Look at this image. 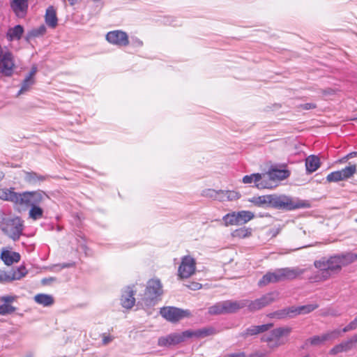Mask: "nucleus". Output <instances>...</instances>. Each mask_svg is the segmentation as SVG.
I'll return each mask as SVG.
<instances>
[{"mask_svg": "<svg viewBox=\"0 0 357 357\" xmlns=\"http://www.w3.org/2000/svg\"><path fill=\"white\" fill-rule=\"evenodd\" d=\"M356 259L357 255L351 252L333 255L329 258L322 257L314 261V265L319 269V272L310 280L312 282L326 280L331 277V273L340 271L342 266H347Z\"/></svg>", "mask_w": 357, "mask_h": 357, "instance_id": "nucleus-1", "label": "nucleus"}, {"mask_svg": "<svg viewBox=\"0 0 357 357\" xmlns=\"http://www.w3.org/2000/svg\"><path fill=\"white\" fill-rule=\"evenodd\" d=\"M251 202L258 206H271L277 209L288 211L308 208L310 204L303 200H294L285 195H268L253 197Z\"/></svg>", "mask_w": 357, "mask_h": 357, "instance_id": "nucleus-2", "label": "nucleus"}, {"mask_svg": "<svg viewBox=\"0 0 357 357\" xmlns=\"http://www.w3.org/2000/svg\"><path fill=\"white\" fill-rule=\"evenodd\" d=\"M49 199L50 197L44 191H26L17 210L20 211L30 208L29 218L37 220L43 217L44 211L42 206Z\"/></svg>", "mask_w": 357, "mask_h": 357, "instance_id": "nucleus-3", "label": "nucleus"}, {"mask_svg": "<svg viewBox=\"0 0 357 357\" xmlns=\"http://www.w3.org/2000/svg\"><path fill=\"white\" fill-rule=\"evenodd\" d=\"M24 220L10 211L0 210V230L10 239L17 241L23 235Z\"/></svg>", "mask_w": 357, "mask_h": 357, "instance_id": "nucleus-4", "label": "nucleus"}, {"mask_svg": "<svg viewBox=\"0 0 357 357\" xmlns=\"http://www.w3.org/2000/svg\"><path fill=\"white\" fill-rule=\"evenodd\" d=\"M17 68L15 56L12 52L6 49L0 54V75L3 77H11Z\"/></svg>", "mask_w": 357, "mask_h": 357, "instance_id": "nucleus-5", "label": "nucleus"}, {"mask_svg": "<svg viewBox=\"0 0 357 357\" xmlns=\"http://www.w3.org/2000/svg\"><path fill=\"white\" fill-rule=\"evenodd\" d=\"M162 294V285L158 279H151L148 281L145 291L144 302L146 305L153 304L154 299Z\"/></svg>", "mask_w": 357, "mask_h": 357, "instance_id": "nucleus-6", "label": "nucleus"}, {"mask_svg": "<svg viewBox=\"0 0 357 357\" xmlns=\"http://www.w3.org/2000/svg\"><path fill=\"white\" fill-rule=\"evenodd\" d=\"M357 172L356 165H350L341 170L335 171L326 176V181L329 183L338 182L352 177Z\"/></svg>", "mask_w": 357, "mask_h": 357, "instance_id": "nucleus-7", "label": "nucleus"}, {"mask_svg": "<svg viewBox=\"0 0 357 357\" xmlns=\"http://www.w3.org/2000/svg\"><path fill=\"white\" fill-rule=\"evenodd\" d=\"M278 298V292H270L255 301H249L247 307L250 311H256L270 305L276 301Z\"/></svg>", "mask_w": 357, "mask_h": 357, "instance_id": "nucleus-8", "label": "nucleus"}, {"mask_svg": "<svg viewBox=\"0 0 357 357\" xmlns=\"http://www.w3.org/2000/svg\"><path fill=\"white\" fill-rule=\"evenodd\" d=\"M195 259L190 256H184L181 259V262L178 269V275L181 278H188L195 273Z\"/></svg>", "mask_w": 357, "mask_h": 357, "instance_id": "nucleus-9", "label": "nucleus"}, {"mask_svg": "<svg viewBox=\"0 0 357 357\" xmlns=\"http://www.w3.org/2000/svg\"><path fill=\"white\" fill-rule=\"evenodd\" d=\"M160 314L169 321L176 322L188 317L190 314V312L175 307H165L161 308Z\"/></svg>", "mask_w": 357, "mask_h": 357, "instance_id": "nucleus-10", "label": "nucleus"}, {"mask_svg": "<svg viewBox=\"0 0 357 357\" xmlns=\"http://www.w3.org/2000/svg\"><path fill=\"white\" fill-rule=\"evenodd\" d=\"M190 337V334L186 331L181 333H171L167 336L160 337L158 339V344L160 347H169L182 342Z\"/></svg>", "mask_w": 357, "mask_h": 357, "instance_id": "nucleus-11", "label": "nucleus"}, {"mask_svg": "<svg viewBox=\"0 0 357 357\" xmlns=\"http://www.w3.org/2000/svg\"><path fill=\"white\" fill-rule=\"evenodd\" d=\"M106 40L112 45L118 47H125L129 44L128 34L121 30L109 31L106 35Z\"/></svg>", "mask_w": 357, "mask_h": 357, "instance_id": "nucleus-12", "label": "nucleus"}, {"mask_svg": "<svg viewBox=\"0 0 357 357\" xmlns=\"http://www.w3.org/2000/svg\"><path fill=\"white\" fill-rule=\"evenodd\" d=\"M24 195V192H17L14 191V188L0 189V199L13 203L17 209Z\"/></svg>", "mask_w": 357, "mask_h": 357, "instance_id": "nucleus-13", "label": "nucleus"}, {"mask_svg": "<svg viewBox=\"0 0 357 357\" xmlns=\"http://www.w3.org/2000/svg\"><path fill=\"white\" fill-rule=\"evenodd\" d=\"M292 331L291 327H279L272 330L268 334L262 337L264 342H273L279 340L281 337L288 336Z\"/></svg>", "mask_w": 357, "mask_h": 357, "instance_id": "nucleus-14", "label": "nucleus"}, {"mask_svg": "<svg viewBox=\"0 0 357 357\" xmlns=\"http://www.w3.org/2000/svg\"><path fill=\"white\" fill-rule=\"evenodd\" d=\"M11 10L19 18L26 16L28 10V0H10Z\"/></svg>", "mask_w": 357, "mask_h": 357, "instance_id": "nucleus-15", "label": "nucleus"}, {"mask_svg": "<svg viewBox=\"0 0 357 357\" xmlns=\"http://www.w3.org/2000/svg\"><path fill=\"white\" fill-rule=\"evenodd\" d=\"M15 299L14 296H3L0 297V315H7L13 313L16 307L11 305Z\"/></svg>", "mask_w": 357, "mask_h": 357, "instance_id": "nucleus-16", "label": "nucleus"}, {"mask_svg": "<svg viewBox=\"0 0 357 357\" xmlns=\"http://www.w3.org/2000/svg\"><path fill=\"white\" fill-rule=\"evenodd\" d=\"M249 300L224 301L225 314L235 313L238 310L247 307Z\"/></svg>", "mask_w": 357, "mask_h": 357, "instance_id": "nucleus-17", "label": "nucleus"}, {"mask_svg": "<svg viewBox=\"0 0 357 357\" xmlns=\"http://www.w3.org/2000/svg\"><path fill=\"white\" fill-rule=\"evenodd\" d=\"M27 273V271L24 266H20V267L13 269L8 273H5L3 276L1 277V280H3L6 281H13L20 280L23 277H24Z\"/></svg>", "mask_w": 357, "mask_h": 357, "instance_id": "nucleus-18", "label": "nucleus"}, {"mask_svg": "<svg viewBox=\"0 0 357 357\" xmlns=\"http://www.w3.org/2000/svg\"><path fill=\"white\" fill-rule=\"evenodd\" d=\"M135 292L130 287H127L122 293L121 302L123 307L130 309L135 303Z\"/></svg>", "mask_w": 357, "mask_h": 357, "instance_id": "nucleus-19", "label": "nucleus"}, {"mask_svg": "<svg viewBox=\"0 0 357 357\" xmlns=\"http://www.w3.org/2000/svg\"><path fill=\"white\" fill-rule=\"evenodd\" d=\"M268 173L271 177V179L275 183V185H276L277 182L288 178L290 175V173L288 170L280 169L275 167L271 168L268 171Z\"/></svg>", "mask_w": 357, "mask_h": 357, "instance_id": "nucleus-20", "label": "nucleus"}, {"mask_svg": "<svg viewBox=\"0 0 357 357\" xmlns=\"http://www.w3.org/2000/svg\"><path fill=\"white\" fill-rule=\"evenodd\" d=\"M272 326H273V324H263V325H260V326H252L248 328L245 331H244L241 333V336L245 337L248 336L257 335V334L264 333L265 331H267Z\"/></svg>", "mask_w": 357, "mask_h": 357, "instance_id": "nucleus-21", "label": "nucleus"}, {"mask_svg": "<svg viewBox=\"0 0 357 357\" xmlns=\"http://www.w3.org/2000/svg\"><path fill=\"white\" fill-rule=\"evenodd\" d=\"M354 347V345L349 338L345 341H342L338 344L333 347L329 351L331 355H336L339 353L347 352L351 350Z\"/></svg>", "mask_w": 357, "mask_h": 357, "instance_id": "nucleus-22", "label": "nucleus"}, {"mask_svg": "<svg viewBox=\"0 0 357 357\" xmlns=\"http://www.w3.org/2000/svg\"><path fill=\"white\" fill-rule=\"evenodd\" d=\"M281 269L284 280L295 279L306 271L305 268H301L299 267L284 268Z\"/></svg>", "mask_w": 357, "mask_h": 357, "instance_id": "nucleus-23", "label": "nucleus"}, {"mask_svg": "<svg viewBox=\"0 0 357 357\" xmlns=\"http://www.w3.org/2000/svg\"><path fill=\"white\" fill-rule=\"evenodd\" d=\"M257 180L256 188L258 189L273 188L275 186L268 172L264 174H259Z\"/></svg>", "mask_w": 357, "mask_h": 357, "instance_id": "nucleus-24", "label": "nucleus"}, {"mask_svg": "<svg viewBox=\"0 0 357 357\" xmlns=\"http://www.w3.org/2000/svg\"><path fill=\"white\" fill-rule=\"evenodd\" d=\"M190 334V337H196L197 338H204L216 334L217 331L213 327H204L195 331H188Z\"/></svg>", "mask_w": 357, "mask_h": 357, "instance_id": "nucleus-25", "label": "nucleus"}, {"mask_svg": "<svg viewBox=\"0 0 357 357\" xmlns=\"http://www.w3.org/2000/svg\"><path fill=\"white\" fill-rule=\"evenodd\" d=\"M1 259L6 265L10 266L20 260V255L18 252L3 250L1 254Z\"/></svg>", "mask_w": 357, "mask_h": 357, "instance_id": "nucleus-26", "label": "nucleus"}, {"mask_svg": "<svg viewBox=\"0 0 357 357\" xmlns=\"http://www.w3.org/2000/svg\"><path fill=\"white\" fill-rule=\"evenodd\" d=\"M320 167L319 158L314 155H309L305 159V167L307 173L315 172Z\"/></svg>", "mask_w": 357, "mask_h": 357, "instance_id": "nucleus-27", "label": "nucleus"}, {"mask_svg": "<svg viewBox=\"0 0 357 357\" xmlns=\"http://www.w3.org/2000/svg\"><path fill=\"white\" fill-rule=\"evenodd\" d=\"M45 23L50 28H55L58 24V19L56 17V10L54 9L52 6H50L46 10V13L45 16Z\"/></svg>", "mask_w": 357, "mask_h": 357, "instance_id": "nucleus-28", "label": "nucleus"}, {"mask_svg": "<svg viewBox=\"0 0 357 357\" xmlns=\"http://www.w3.org/2000/svg\"><path fill=\"white\" fill-rule=\"evenodd\" d=\"M24 33V28L22 25L17 24L13 28L9 29L7 32V39L9 41L21 39Z\"/></svg>", "mask_w": 357, "mask_h": 357, "instance_id": "nucleus-29", "label": "nucleus"}, {"mask_svg": "<svg viewBox=\"0 0 357 357\" xmlns=\"http://www.w3.org/2000/svg\"><path fill=\"white\" fill-rule=\"evenodd\" d=\"M34 301L37 303H38L44 307L51 306L52 305H53V303L54 302V299L52 296L49 295V294H36L34 296Z\"/></svg>", "mask_w": 357, "mask_h": 357, "instance_id": "nucleus-30", "label": "nucleus"}, {"mask_svg": "<svg viewBox=\"0 0 357 357\" xmlns=\"http://www.w3.org/2000/svg\"><path fill=\"white\" fill-rule=\"evenodd\" d=\"M238 225H243L254 218L255 215L249 211H241L236 212Z\"/></svg>", "mask_w": 357, "mask_h": 357, "instance_id": "nucleus-31", "label": "nucleus"}, {"mask_svg": "<svg viewBox=\"0 0 357 357\" xmlns=\"http://www.w3.org/2000/svg\"><path fill=\"white\" fill-rule=\"evenodd\" d=\"M319 305L316 303L307 304L298 307H294V314H308L318 308Z\"/></svg>", "mask_w": 357, "mask_h": 357, "instance_id": "nucleus-32", "label": "nucleus"}, {"mask_svg": "<svg viewBox=\"0 0 357 357\" xmlns=\"http://www.w3.org/2000/svg\"><path fill=\"white\" fill-rule=\"evenodd\" d=\"M25 180L31 184H36L45 180V176L39 175L36 172H26L25 175Z\"/></svg>", "mask_w": 357, "mask_h": 357, "instance_id": "nucleus-33", "label": "nucleus"}, {"mask_svg": "<svg viewBox=\"0 0 357 357\" xmlns=\"http://www.w3.org/2000/svg\"><path fill=\"white\" fill-rule=\"evenodd\" d=\"M291 314H294L293 307L277 310L273 313H271L270 317L271 318H276L280 319L285 318L287 316H291Z\"/></svg>", "mask_w": 357, "mask_h": 357, "instance_id": "nucleus-34", "label": "nucleus"}, {"mask_svg": "<svg viewBox=\"0 0 357 357\" xmlns=\"http://www.w3.org/2000/svg\"><path fill=\"white\" fill-rule=\"evenodd\" d=\"M46 27L44 24L40 25L38 28L33 29L27 33L26 40L42 36L46 33Z\"/></svg>", "mask_w": 357, "mask_h": 357, "instance_id": "nucleus-35", "label": "nucleus"}, {"mask_svg": "<svg viewBox=\"0 0 357 357\" xmlns=\"http://www.w3.org/2000/svg\"><path fill=\"white\" fill-rule=\"evenodd\" d=\"M34 83V79H30L26 77L21 84V88L17 93V96H20V95L29 91Z\"/></svg>", "mask_w": 357, "mask_h": 357, "instance_id": "nucleus-36", "label": "nucleus"}, {"mask_svg": "<svg viewBox=\"0 0 357 357\" xmlns=\"http://www.w3.org/2000/svg\"><path fill=\"white\" fill-rule=\"evenodd\" d=\"M225 307L224 301L216 303L208 308V313L210 314H225Z\"/></svg>", "mask_w": 357, "mask_h": 357, "instance_id": "nucleus-37", "label": "nucleus"}, {"mask_svg": "<svg viewBox=\"0 0 357 357\" xmlns=\"http://www.w3.org/2000/svg\"><path fill=\"white\" fill-rule=\"evenodd\" d=\"M251 234H252V229L246 228V227H241V228L234 230L232 232V236L236 238H244L250 236L251 235Z\"/></svg>", "mask_w": 357, "mask_h": 357, "instance_id": "nucleus-38", "label": "nucleus"}, {"mask_svg": "<svg viewBox=\"0 0 357 357\" xmlns=\"http://www.w3.org/2000/svg\"><path fill=\"white\" fill-rule=\"evenodd\" d=\"M225 226L238 225L236 212L229 213L222 217Z\"/></svg>", "mask_w": 357, "mask_h": 357, "instance_id": "nucleus-39", "label": "nucleus"}, {"mask_svg": "<svg viewBox=\"0 0 357 357\" xmlns=\"http://www.w3.org/2000/svg\"><path fill=\"white\" fill-rule=\"evenodd\" d=\"M342 329H334L324 334V339L326 341L333 340L342 336Z\"/></svg>", "mask_w": 357, "mask_h": 357, "instance_id": "nucleus-40", "label": "nucleus"}, {"mask_svg": "<svg viewBox=\"0 0 357 357\" xmlns=\"http://www.w3.org/2000/svg\"><path fill=\"white\" fill-rule=\"evenodd\" d=\"M259 177V173L245 175L243 178V182L246 184L254 183V186L257 187V182L258 181L257 178Z\"/></svg>", "mask_w": 357, "mask_h": 357, "instance_id": "nucleus-41", "label": "nucleus"}, {"mask_svg": "<svg viewBox=\"0 0 357 357\" xmlns=\"http://www.w3.org/2000/svg\"><path fill=\"white\" fill-rule=\"evenodd\" d=\"M269 283H274L272 272H268L259 281L258 284L260 287L265 286Z\"/></svg>", "mask_w": 357, "mask_h": 357, "instance_id": "nucleus-42", "label": "nucleus"}, {"mask_svg": "<svg viewBox=\"0 0 357 357\" xmlns=\"http://www.w3.org/2000/svg\"><path fill=\"white\" fill-rule=\"evenodd\" d=\"M202 195L203 197L211 198L214 200H216L218 196V190L213 189H205L202 190Z\"/></svg>", "mask_w": 357, "mask_h": 357, "instance_id": "nucleus-43", "label": "nucleus"}, {"mask_svg": "<svg viewBox=\"0 0 357 357\" xmlns=\"http://www.w3.org/2000/svg\"><path fill=\"white\" fill-rule=\"evenodd\" d=\"M227 195V201H235L240 198L239 192L234 190H225Z\"/></svg>", "mask_w": 357, "mask_h": 357, "instance_id": "nucleus-44", "label": "nucleus"}, {"mask_svg": "<svg viewBox=\"0 0 357 357\" xmlns=\"http://www.w3.org/2000/svg\"><path fill=\"white\" fill-rule=\"evenodd\" d=\"M357 328V315L355 319L351 321L348 325L342 328V332L347 333L350 331H354Z\"/></svg>", "mask_w": 357, "mask_h": 357, "instance_id": "nucleus-45", "label": "nucleus"}, {"mask_svg": "<svg viewBox=\"0 0 357 357\" xmlns=\"http://www.w3.org/2000/svg\"><path fill=\"white\" fill-rule=\"evenodd\" d=\"M309 341L311 344L317 345V344H319L320 343L326 341V340L324 339V334H323L321 336H319V335L313 336L312 337L309 339Z\"/></svg>", "mask_w": 357, "mask_h": 357, "instance_id": "nucleus-46", "label": "nucleus"}, {"mask_svg": "<svg viewBox=\"0 0 357 357\" xmlns=\"http://www.w3.org/2000/svg\"><path fill=\"white\" fill-rule=\"evenodd\" d=\"M272 274L274 282L284 280L281 268L277 269L274 272H272Z\"/></svg>", "mask_w": 357, "mask_h": 357, "instance_id": "nucleus-47", "label": "nucleus"}, {"mask_svg": "<svg viewBox=\"0 0 357 357\" xmlns=\"http://www.w3.org/2000/svg\"><path fill=\"white\" fill-rule=\"evenodd\" d=\"M219 202H227V195L225 190H218L217 199Z\"/></svg>", "mask_w": 357, "mask_h": 357, "instance_id": "nucleus-48", "label": "nucleus"}, {"mask_svg": "<svg viewBox=\"0 0 357 357\" xmlns=\"http://www.w3.org/2000/svg\"><path fill=\"white\" fill-rule=\"evenodd\" d=\"M131 44L134 47H140L143 45V42L137 38H132Z\"/></svg>", "mask_w": 357, "mask_h": 357, "instance_id": "nucleus-49", "label": "nucleus"}, {"mask_svg": "<svg viewBox=\"0 0 357 357\" xmlns=\"http://www.w3.org/2000/svg\"><path fill=\"white\" fill-rule=\"evenodd\" d=\"M356 155H357V151L351 152V153H348L347 155H346L344 158H342L340 160V162H346L347 160L352 158L354 157H356Z\"/></svg>", "mask_w": 357, "mask_h": 357, "instance_id": "nucleus-50", "label": "nucleus"}, {"mask_svg": "<svg viewBox=\"0 0 357 357\" xmlns=\"http://www.w3.org/2000/svg\"><path fill=\"white\" fill-rule=\"evenodd\" d=\"M301 107L305 110H309L316 108V105L314 103H304L301 105Z\"/></svg>", "mask_w": 357, "mask_h": 357, "instance_id": "nucleus-51", "label": "nucleus"}, {"mask_svg": "<svg viewBox=\"0 0 357 357\" xmlns=\"http://www.w3.org/2000/svg\"><path fill=\"white\" fill-rule=\"evenodd\" d=\"M36 72H37V68L36 66H33L31 68L30 72L26 77L28 78H30V79H33V77H34L35 74L36 73Z\"/></svg>", "mask_w": 357, "mask_h": 357, "instance_id": "nucleus-52", "label": "nucleus"}, {"mask_svg": "<svg viewBox=\"0 0 357 357\" xmlns=\"http://www.w3.org/2000/svg\"><path fill=\"white\" fill-rule=\"evenodd\" d=\"M245 355L244 352H239V353L231 354L226 357H245Z\"/></svg>", "mask_w": 357, "mask_h": 357, "instance_id": "nucleus-53", "label": "nucleus"}, {"mask_svg": "<svg viewBox=\"0 0 357 357\" xmlns=\"http://www.w3.org/2000/svg\"><path fill=\"white\" fill-rule=\"evenodd\" d=\"M56 279L54 278H44L42 280V283L43 284H47L50 282L54 281Z\"/></svg>", "mask_w": 357, "mask_h": 357, "instance_id": "nucleus-54", "label": "nucleus"}, {"mask_svg": "<svg viewBox=\"0 0 357 357\" xmlns=\"http://www.w3.org/2000/svg\"><path fill=\"white\" fill-rule=\"evenodd\" d=\"M112 338L110 336H104L102 338L103 344H107L109 342L112 341Z\"/></svg>", "mask_w": 357, "mask_h": 357, "instance_id": "nucleus-55", "label": "nucleus"}, {"mask_svg": "<svg viewBox=\"0 0 357 357\" xmlns=\"http://www.w3.org/2000/svg\"><path fill=\"white\" fill-rule=\"evenodd\" d=\"M350 339L351 340L354 347L357 345V333L354 335Z\"/></svg>", "mask_w": 357, "mask_h": 357, "instance_id": "nucleus-56", "label": "nucleus"}, {"mask_svg": "<svg viewBox=\"0 0 357 357\" xmlns=\"http://www.w3.org/2000/svg\"><path fill=\"white\" fill-rule=\"evenodd\" d=\"M250 357H264L262 354H253Z\"/></svg>", "mask_w": 357, "mask_h": 357, "instance_id": "nucleus-57", "label": "nucleus"}, {"mask_svg": "<svg viewBox=\"0 0 357 357\" xmlns=\"http://www.w3.org/2000/svg\"><path fill=\"white\" fill-rule=\"evenodd\" d=\"M201 287V284L199 283H196L195 284V289H199Z\"/></svg>", "mask_w": 357, "mask_h": 357, "instance_id": "nucleus-58", "label": "nucleus"}, {"mask_svg": "<svg viewBox=\"0 0 357 357\" xmlns=\"http://www.w3.org/2000/svg\"><path fill=\"white\" fill-rule=\"evenodd\" d=\"M4 177V174L0 171V181Z\"/></svg>", "mask_w": 357, "mask_h": 357, "instance_id": "nucleus-59", "label": "nucleus"}, {"mask_svg": "<svg viewBox=\"0 0 357 357\" xmlns=\"http://www.w3.org/2000/svg\"><path fill=\"white\" fill-rule=\"evenodd\" d=\"M70 2L71 5L75 4L77 2V0H68Z\"/></svg>", "mask_w": 357, "mask_h": 357, "instance_id": "nucleus-60", "label": "nucleus"}, {"mask_svg": "<svg viewBox=\"0 0 357 357\" xmlns=\"http://www.w3.org/2000/svg\"><path fill=\"white\" fill-rule=\"evenodd\" d=\"M6 50H4L1 45H0V54L3 53Z\"/></svg>", "mask_w": 357, "mask_h": 357, "instance_id": "nucleus-61", "label": "nucleus"}, {"mask_svg": "<svg viewBox=\"0 0 357 357\" xmlns=\"http://www.w3.org/2000/svg\"><path fill=\"white\" fill-rule=\"evenodd\" d=\"M66 267H68V265H67V264H63V268H66Z\"/></svg>", "mask_w": 357, "mask_h": 357, "instance_id": "nucleus-62", "label": "nucleus"}, {"mask_svg": "<svg viewBox=\"0 0 357 357\" xmlns=\"http://www.w3.org/2000/svg\"><path fill=\"white\" fill-rule=\"evenodd\" d=\"M2 77H3L0 75V79L2 78Z\"/></svg>", "mask_w": 357, "mask_h": 357, "instance_id": "nucleus-63", "label": "nucleus"}]
</instances>
